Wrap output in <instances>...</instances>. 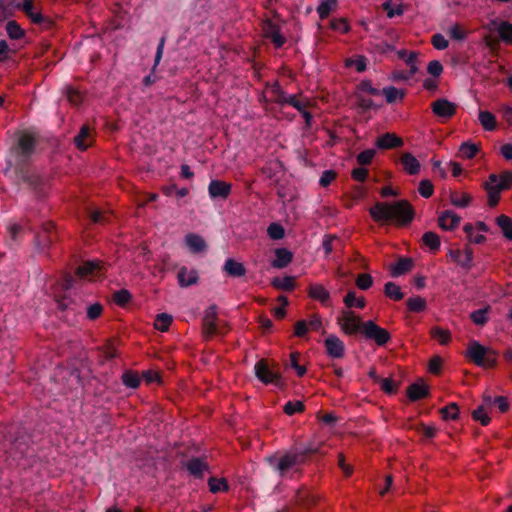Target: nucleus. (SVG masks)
<instances>
[{"label": "nucleus", "mask_w": 512, "mask_h": 512, "mask_svg": "<svg viewBox=\"0 0 512 512\" xmlns=\"http://www.w3.org/2000/svg\"><path fill=\"white\" fill-rule=\"evenodd\" d=\"M327 354L332 358H342L345 346L343 341L336 335H329L324 341Z\"/></svg>", "instance_id": "16"}, {"label": "nucleus", "mask_w": 512, "mask_h": 512, "mask_svg": "<svg viewBox=\"0 0 512 512\" xmlns=\"http://www.w3.org/2000/svg\"><path fill=\"white\" fill-rule=\"evenodd\" d=\"M347 67L354 66L358 72H364L367 67V59L364 56H358L355 59L348 58L345 61Z\"/></svg>", "instance_id": "57"}, {"label": "nucleus", "mask_w": 512, "mask_h": 512, "mask_svg": "<svg viewBox=\"0 0 512 512\" xmlns=\"http://www.w3.org/2000/svg\"><path fill=\"white\" fill-rule=\"evenodd\" d=\"M305 409V405L302 401H288L284 407H283V411L285 414L291 416V415H294L295 413H300V412H303Z\"/></svg>", "instance_id": "52"}, {"label": "nucleus", "mask_w": 512, "mask_h": 512, "mask_svg": "<svg viewBox=\"0 0 512 512\" xmlns=\"http://www.w3.org/2000/svg\"><path fill=\"white\" fill-rule=\"evenodd\" d=\"M430 334L440 345H447L451 341V333L448 329L435 326L431 328Z\"/></svg>", "instance_id": "33"}, {"label": "nucleus", "mask_w": 512, "mask_h": 512, "mask_svg": "<svg viewBox=\"0 0 512 512\" xmlns=\"http://www.w3.org/2000/svg\"><path fill=\"white\" fill-rule=\"evenodd\" d=\"M103 272V264L102 262L98 260L93 261H87L84 262L82 265H80L77 270L76 274L81 277H97L100 276Z\"/></svg>", "instance_id": "17"}, {"label": "nucleus", "mask_w": 512, "mask_h": 512, "mask_svg": "<svg viewBox=\"0 0 512 512\" xmlns=\"http://www.w3.org/2000/svg\"><path fill=\"white\" fill-rule=\"evenodd\" d=\"M131 298V293L126 289H120L113 293V301L121 307L125 306Z\"/></svg>", "instance_id": "55"}, {"label": "nucleus", "mask_w": 512, "mask_h": 512, "mask_svg": "<svg viewBox=\"0 0 512 512\" xmlns=\"http://www.w3.org/2000/svg\"><path fill=\"white\" fill-rule=\"evenodd\" d=\"M232 190V185L221 181V180H211L208 186V194L211 199H222L225 200L228 198Z\"/></svg>", "instance_id": "13"}, {"label": "nucleus", "mask_w": 512, "mask_h": 512, "mask_svg": "<svg viewBox=\"0 0 512 512\" xmlns=\"http://www.w3.org/2000/svg\"><path fill=\"white\" fill-rule=\"evenodd\" d=\"M408 310L411 312L419 313L426 309V300L420 296H414L408 298L407 302Z\"/></svg>", "instance_id": "42"}, {"label": "nucleus", "mask_w": 512, "mask_h": 512, "mask_svg": "<svg viewBox=\"0 0 512 512\" xmlns=\"http://www.w3.org/2000/svg\"><path fill=\"white\" fill-rule=\"evenodd\" d=\"M431 109L437 117L449 119L455 115L457 105L446 98H440L432 102Z\"/></svg>", "instance_id": "9"}, {"label": "nucleus", "mask_w": 512, "mask_h": 512, "mask_svg": "<svg viewBox=\"0 0 512 512\" xmlns=\"http://www.w3.org/2000/svg\"><path fill=\"white\" fill-rule=\"evenodd\" d=\"M373 284V278L370 274H359L356 279V285L361 290L369 289Z\"/></svg>", "instance_id": "61"}, {"label": "nucleus", "mask_w": 512, "mask_h": 512, "mask_svg": "<svg viewBox=\"0 0 512 512\" xmlns=\"http://www.w3.org/2000/svg\"><path fill=\"white\" fill-rule=\"evenodd\" d=\"M55 232L52 223H44L42 231L36 235V244L41 251L46 250L54 241Z\"/></svg>", "instance_id": "14"}, {"label": "nucleus", "mask_w": 512, "mask_h": 512, "mask_svg": "<svg viewBox=\"0 0 512 512\" xmlns=\"http://www.w3.org/2000/svg\"><path fill=\"white\" fill-rule=\"evenodd\" d=\"M21 9L33 23L42 24L45 22V17L41 13L34 11L33 0H24L23 4L21 5Z\"/></svg>", "instance_id": "31"}, {"label": "nucleus", "mask_w": 512, "mask_h": 512, "mask_svg": "<svg viewBox=\"0 0 512 512\" xmlns=\"http://www.w3.org/2000/svg\"><path fill=\"white\" fill-rule=\"evenodd\" d=\"M489 311H490L489 306L482 308V309L475 310L471 313L470 318L474 324L483 326L488 322Z\"/></svg>", "instance_id": "45"}, {"label": "nucleus", "mask_w": 512, "mask_h": 512, "mask_svg": "<svg viewBox=\"0 0 512 512\" xmlns=\"http://www.w3.org/2000/svg\"><path fill=\"white\" fill-rule=\"evenodd\" d=\"M471 196L468 193L452 192L450 194V202L458 208H466L471 202Z\"/></svg>", "instance_id": "40"}, {"label": "nucleus", "mask_w": 512, "mask_h": 512, "mask_svg": "<svg viewBox=\"0 0 512 512\" xmlns=\"http://www.w3.org/2000/svg\"><path fill=\"white\" fill-rule=\"evenodd\" d=\"M337 323L347 335L363 333V322L353 311H342L341 315L337 317Z\"/></svg>", "instance_id": "7"}, {"label": "nucleus", "mask_w": 512, "mask_h": 512, "mask_svg": "<svg viewBox=\"0 0 512 512\" xmlns=\"http://www.w3.org/2000/svg\"><path fill=\"white\" fill-rule=\"evenodd\" d=\"M6 32L11 39L19 40L25 36L24 30L15 20L8 21L6 24Z\"/></svg>", "instance_id": "44"}, {"label": "nucleus", "mask_w": 512, "mask_h": 512, "mask_svg": "<svg viewBox=\"0 0 512 512\" xmlns=\"http://www.w3.org/2000/svg\"><path fill=\"white\" fill-rule=\"evenodd\" d=\"M186 469L192 476L201 479L204 471L208 469V465L203 459L193 457L186 463Z\"/></svg>", "instance_id": "25"}, {"label": "nucleus", "mask_w": 512, "mask_h": 512, "mask_svg": "<svg viewBox=\"0 0 512 512\" xmlns=\"http://www.w3.org/2000/svg\"><path fill=\"white\" fill-rule=\"evenodd\" d=\"M208 485L212 493L227 491L229 489L228 483L224 478L218 479L215 477H210L208 480Z\"/></svg>", "instance_id": "49"}, {"label": "nucleus", "mask_w": 512, "mask_h": 512, "mask_svg": "<svg viewBox=\"0 0 512 512\" xmlns=\"http://www.w3.org/2000/svg\"><path fill=\"white\" fill-rule=\"evenodd\" d=\"M223 271L230 277H242L246 274L245 266L233 258L226 259Z\"/></svg>", "instance_id": "27"}, {"label": "nucleus", "mask_w": 512, "mask_h": 512, "mask_svg": "<svg viewBox=\"0 0 512 512\" xmlns=\"http://www.w3.org/2000/svg\"><path fill=\"white\" fill-rule=\"evenodd\" d=\"M496 224L501 229L503 236L512 241V218L502 214L496 218Z\"/></svg>", "instance_id": "32"}, {"label": "nucleus", "mask_w": 512, "mask_h": 512, "mask_svg": "<svg viewBox=\"0 0 512 512\" xmlns=\"http://www.w3.org/2000/svg\"><path fill=\"white\" fill-rule=\"evenodd\" d=\"M461 217L452 210L442 212L438 217V224L443 230H454L460 223Z\"/></svg>", "instance_id": "19"}, {"label": "nucleus", "mask_w": 512, "mask_h": 512, "mask_svg": "<svg viewBox=\"0 0 512 512\" xmlns=\"http://www.w3.org/2000/svg\"><path fill=\"white\" fill-rule=\"evenodd\" d=\"M500 39L507 45L512 44V24L509 21H501L497 28Z\"/></svg>", "instance_id": "37"}, {"label": "nucleus", "mask_w": 512, "mask_h": 512, "mask_svg": "<svg viewBox=\"0 0 512 512\" xmlns=\"http://www.w3.org/2000/svg\"><path fill=\"white\" fill-rule=\"evenodd\" d=\"M343 301L347 308L357 307L363 309L366 305L365 299L363 297L357 298L354 291H349Z\"/></svg>", "instance_id": "43"}, {"label": "nucleus", "mask_w": 512, "mask_h": 512, "mask_svg": "<svg viewBox=\"0 0 512 512\" xmlns=\"http://www.w3.org/2000/svg\"><path fill=\"white\" fill-rule=\"evenodd\" d=\"M267 233L273 240H280L285 236V230L281 224L271 223L268 226Z\"/></svg>", "instance_id": "56"}, {"label": "nucleus", "mask_w": 512, "mask_h": 512, "mask_svg": "<svg viewBox=\"0 0 512 512\" xmlns=\"http://www.w3.org/2000/svg\"><path fill=\"white\" fill-rule=\"evenodd\" d=\"M369 213L375 222H392L397 226H407L415 217L413 206L404 199L392 202H376L369 209Z\"/></svg>", "instance_id": "1"}, {"label": "nucleus", "mask_w": 512, "mask_h": 512, "mask_svg": "<svg viewBox=\"0 0 512 512\" xmlns=\"http://www.w3.org/2000/svg\"><path fill=\"white\" fill-rule=\"evenodd\" d=\"M466 356L477 366L493 368L497 364L498 354L493 349L472 340L468 345Z\"/></svg>", "instance_id": "3"}, {"label": "nucleus", "mask_w": 512, "mask_h": 512, "mask_svg": "<svg viewBox=\"0 0 512 512\" xmlns=\"http://www.w3.org/2000/svg\"><path fill=\"white\" fill-rule=\"evenodd\" d=\"M429 394L428 387L422 383H413L407 388V396L411 401H418Z\"/></svg>", "instance_id": "29"}, {"label": "nucleus", "mask_w": 512, "mask_h": 512, "mask_svg": "<svg viewBox=\"0 0 512 512\" xmlns=\"http://www.w3.org/2000/svg\"><path fill=\"white\" fill-rule=\"evenodd\" d=\"M21 179L34 190H38L42 185V178L36 173L24 172L21 175Z\"/></svg>", "instance_id": "46"}, {"label": "nucleus", "mask_w": 512, "mask_h": 512, "mask_svg": "<svg viewBox=\"0 0 512 512\" xmlns=\"http://www.w3.org/2000/svg\"><path fill=\"white\" fill-rule=\"evenodd\" d=\"M413 260L409 257H401L398 261L391 265L390 273L393 277H399L408 273L413 268Z\"/></svg>", "instance_id": "26"}, {"label": "nucleus", "mask_w": 512, "mask_h": 512, "mask_svg": "<svg viewBox=\"0 0 512 512\" xmlns=\"http://www.w3.org/2000/svg\"><path fill=\"white\" fill-rule=\"evenodd\" d=\"M386 98L387 103L392 104L397 99H403L405 93L394 86L384 87L382 91H380Z\"/></svg>", "instance_id": "41"}, {"label": "nucleus", "mask_w": 512, "mask_h": 512, "mask_svg": "<svg viewBox=\"0 0 512 512\" xmlns=\"http://www.w3.org/2000/svg\"><path fill=\"white\" fill-rule=\"evenodd\" d=\"M336 5V0H321V3L317 7V13L319 14V17L321 19L327 18Z\"/></svg>", "instance_id": "48"}, {"label": "nucleus", "mask_w": 512, "mask_h": 512, "mask_svg": "<svg viewBox=\"0 0 512 512\" xmlns=\"http://www.w3.org/2000/svg\"><path fill=\"white\" fill-rule=\"evenodd\" d=\"M484 188L488 195V205L490 207L496 206L500 200V193L503 191L498 184V175L490 174L488 181L484 183Z\"/></svg>", "instance_id": "12"}, {"label": "nucleus", "mask_w": 512, "mask_h": 512, "mask_svg": "<svg viewBox=\"0 0 512 512\" xmlns=\"http://www.w3.org/2000/svg\"><path fill=\"white\" fill-rule=\"evenodd\" d=\"M172 316L167 313H160L155 319V328L159 331L165 332L169 329L172 323Z\"/></svg>", "instance_id": "47"}, {"label": "nucleus", "mask_w": 512, "mask_h": 512, "mask_svg": "<svg viewBox=\"0 0 512 512\" xmlns=\"http://www.w3.org/2000/svg\"><path fill=\"white\" fill-rule=\"evenodd\" d=\"M185 244L193 254L204 252L207 249V244L204 238L195 233H188L185 236Z\"/></svg>", "instance_id": "20"}, {"label": "nucleus", "mask_w": 512, "mask_h": 512, "mask_svg": "<svg viewBox=\"0 0 512 512\" xmlns=\"http://www.w3.org/2000/svg\"><path fill=\"white\" fill-rule=\"evenodd\" d=\"M271 284L274 288L284 291H292L295 288V281L292 276L275 277L272 279Z\"/></svg>", "instance_id": "34"}, {"label": "nucleus", "mask_w": 512, "mask_h": 512, "mask_svg": "<svg viewBox=\"0 0 512 512\" xmlns=\"http://www.w3.org/2000/svg\"><path fill=\"white\" fill-rule=\"evenodd\" d=\"M431 42H432V45L434 46V48L437 50H444L449 45L448 40L442 34H439V33L434 34L432 36Z\"/></svg>", "instance_id": "64"}, {"label": "nucleus", "mask_w": 512, "mask_h": 512, "mask_svg": "<svg viewBox=\"0 0 512 512\" xmlns=\"http://www.w3.org/2000/svg\"><path fill=\"white\" fill-rule=\"evenodd\" d=\"M165 43H166V36H162L159 40V43L157 45V49H156V53H155V58H154V64H153V67L151 69V73L147 76H145L143 78V85L144 86H150L152 85L153 83L156 82V76H154V72L157 68V66L159 65L162 57H163V52H164V47H165Z\"/></svg>", "instance_id": "18"}, {"label": "nucleus", "mask_w": 512, "mask_h": 512, "mask_svg": "<svg viewBox=\"0 0 512 512\" xmlns=\"http://www.w3.org/2000/svg\"><path fill=\"white\" fill-rule=\"evenodd\" d=\"M498 184L500 189L507 190L512 187V171H504L498 176Z\"/></svg>", "instance_id": "62"}, {"label": "nucleus", "mask_w": 512, "mask_h": 512, "mask_svg": "<svg viewBox=\"0 0 512 512\" xmlns=\"http://www.w3.org/2000/svg\"><path fill=\"white\" fill-rule=\"evenodd\" d=\"M400 163L406 173L416 175L420 172L421 164L410 152H404L400 157Z\"/></svg>", "instance_id": "21"}, {"label": "nucleus", "mask_w": 512, "mask_h": 512, "mask_svg": "<svg viewBox=\"0 0 512 512\" xmlns=\"http://www.w3.org/2000/svg\"><path fill=\"white\" fill-rule=\"evenodd\" d=\"M404 144L403 139L395 133H384L376 139L375 145L378 149L388 150L393 148L402 147Z\"/></svg>", "instance_id": "15"}, {"label": "nucleus", "mask_w": 512, "mask_h": 512, "mask_svg": "<svg viewBox=\"0 0 512 512\" xmlns=\"http://www.w3.org/2000/svg\"><path fill=\"white\" fill-rule=\"evenodd\" d=\"M300 354L298 352H292L290 354V366L296 371L297 376L303 377L306 374V368L299 365L298 358Z\"/></svg>", "instance_id": "60"}, {"label": "nucleus", "mask_w": 512, "mask_h": 512, "mask_svg": "<svg viewBox=\"0 0 512 512\" xmlns=\"http://www.w3.org/2000/svg\"><path fill=\"white\" fill-rule=\"evenodd\" d=\"M449 256L465 271H469L473 266V250L469 246H466L463 250H450Z\"/></svg>", "instance_id": "10"}, {"label": "nucleus", "mask_w": 512, "mask_h": 512, "mask_svg": "<svg viewBox=\"0 0 512 512\" xmlns=\"http://www.w3.org/2000/svg\"><path fill=\"white\" fill-rule=\"evenodd\" d=\"M472 418L475 421H479L483 426H487L491 421L487 414V409L484 408V405H480L472 412Z\"/></svg>", "instance_id": "53"}, {"label": "nucleus", "mask_w": 512, "mask_h": 512, "mask_svg": "<svg viewBox=\"0 0 512 512\" xmlns=\"http://www.w3.org/2000/svg\"><path fill=\"white\" fill-rule=\"evenodd\" d=\"M89 217L94 224H106L110 222V215L101 210H90Z\"/></svg>", "instance_id": "54"}, {"label": "nucleus", "mask_w": 512, "mask_h": 512, "mask_svg": "<svg viewBox=\"0 0 512 512\" xmlns=\"http://www.w3.org/2000/svg\"><path fill=\"white\" fill-rule=\"evenodd\" d=\"M308 294L312 299L318 300L322 304H325L330 299L329 291L321 284H311Z\"/></svg>", "instance_id": "30"}, {"label": "nucleus", "mask_w": 512, "mask_h": 512, "mask_svg": "<svg viewBox=\"0 0 512 512\" xmlns=\"http://www.w3.org/2000/svg\"><path fill=\"white\" fill-rule=\"evenodd\" d=\"M479 122L486 131H493L496 129L497 122L495 116L489 111L479 112Z\"/></svg>", "instance_id": "36"}, {"label": "nucleus", "mask_w": 512, "mask_h": 512, "mask_svg": "<svg viewBox=\"0 0 512 512\" xmlns=\"http://www.w3.org/2000/svg\"><path fill=\"white\" fill-rule=\"evenodd\" d=\"M479 151V147L475 144L464 142L461 144L459 152L463 158L472 159Z\"/></svg>", "instance_id": "50"}, {"label": "nucleus", "mask_w": 512, "mask_h": 512, "mask_svg": "<svg viewBox=\"0 0 512 512\" xmlns=\"http://www.w3.org/2000/svg\"><path fill=\"white\" fill-rule=\"evenodd\" d=\"M122 383L132 389H136L141 384V378L139 377L138 373L133 370H126L121 377Z\"/></svg>", "instance_id": "35"}, {"label": "nucleus", "mask_w": 512, "mask_h": 512, "mask_svg": "<svg viewBox=\"0 0 512 512\" xmlns=\"http://www.w3.org/2000/svg\"><path fill=\"white\" fill-rule=\"evenodd\" d=\"M262 30L264 37L270 39L276 48H281L285 44V37L281 35L279 26L273 21L266 20Z\"/></svg>", "instance_id": "11"}, {"label": "nucleus", "mask_w": 512, "mask_h": 512, "mask_svg": "<svg viewBox=\"0 0 512 512\" xmlns=\"http://www.w3.org/2000/svg\"><path fill=\"white\" fill-rule=\"evenodd\" d=\"M384 293L388 298L395 301H400L404 298V293L401 291L400 286L394 282H387L384 285Z\"/></svg>", "instance_id": "39"}, {"label": "nucleus", "mask_w": 512, "mask_h": 512, "mask_svg": "<svg viewBox=\"0 0 512 512\" xmlns=\"http://www.w3.org/2000/svg\"><path fill=\"white\" fill-rule=\"evenodd\" d=\"M178 283L181 287H189L196 284L199 280V275L196 270H189L183 266L178 271Z\"/></svg>", "instance_id": "23"}, {"label": "nucleus", "mask_w": 512, "mask_h": 512, "mask_svg": "<svg viewBox=\"0 0 512 512\" xmlns=\"http://www.w3.org/2000/svg\"><path fill=\"white\" fill-rule=\"evenodd\" d=\"M203 332L206 337H212L213 335L221 333L217 325V306H209L203 317L202 321Z\"/></svg>", "instance_id": "8"}, {"label": "nucleus", "mask_w": 512, "mask_h": 512, "mask_svg": "<svg viewBox=\"0 0 512 512\" xmlns=\"http://www.w3.org/2000/svg\"><path fill=\"white\" fill-rule=\"evenodd\" d=\"M320 447L321 444L296 447L280 457L270 456L267 461L274 471L283 477L290 469L305 464L313 455L319 453Z\"/></svg>", "instance_id": "2"}, {"label": "nucleus", "mask_w": 512, "mask_h": 512, "mask_svg": "<svg viewBox=\"0 0 512 512\" xmlns=\"http://www.w3.org/2000/svg\"><path fill=\"white\" fill-rule=\"evenodd\" d=\"M422 242L433 252L438 251L441 245L440 237L432 231H428L423 234Z\"/></svg>", "instance_id": "38"}, {"label": "nucleus", "mask_w": 512, "mask_h": 512, "mask_svg": "<svg viewBox=\"0 0 512 512\" xmlns=\"http://www.w3.org/2000/svg\"><path fill=\"white\" fill-rule=\"evenodd\" d=\"M376 152L374 149H366L357 155V162L361 166L369 165L373 160Z\"/></svg>", "instance_id": "59"}, {"label": "nucleus", "mask_w": 512, "mask_h": 512, "mask_svg": "<svg viewBox=\"0 0 512 512\" xmlns=\"http://www.w3.org/2000/svg\"><path fill=\"white\" fill-rule=\"evenodd\" d=\"M293 259V254L286 248L275 250V259L272 261L274 268L282 269L288 266Z\"/></svg>", "instance_id": "28"}, {"label": "nucleus", "mask_w": 512, "mask_h": 512, "mask_svg": "<svg viewBox=\"0 0 512 512\" xmlns=\"http://www.w3.org/2000/svg\"><path fill=\"white\" fill-rule=\"evenodd\" d=\"M35 138L29 134H24L19 138L17 154L23 158H28L35 150Z\"/></svg>", "instance_id": "22"}, {"label": "nucleus", "mask_w": 512, "mask_h": 512, "mask_svg": "<svg viewBox=\"0 0 512 512\" xmlns=\"http://www.w3.org/2000/svg\"><path fill=\"white\" fill-rule=\"evenodd\" d=\"M363 335L366 339L375 341L379 346L386 345L391 339L390 333L372 320L363 323Z\"/></svg>", "instance_id": "6"}, {"label": "nucleus", "mask_w": 512, "mask_h": 512, "mask_svg": "<svg viewBox=\"0 0 512 512\" xmlns=\"http://www.w3.org/2000/svg\"><path fill=\"white\" fill-rule=\"evenodd\" d=\"M442 418L444 420H456L459 414V408L456 403H450L441 409Z\"/></svg>", "instance_id": "51"}, {"label": "nucleus", "mask_w": 512, "mask_h": 512, "mask_svg": "<svg viewBox=\"0 0 512 512\" xmlns=\"http://www.w3.org/2000/svg\"><path fill=\"white\" fill-rule=\"evenodd\" d=\"M31 436L24 430H17L8 451L10 457L15 460L24 459L29 457Z\"/></svg>", "instance_id": "4"}, {"label": "nucleus", "mask_w": 512, "mask_h": 512, "mask_svg": "<svg viewBox=\"0 0 512 512\" xmlns=\"http://www.w3.org/2000/svg\"><path fill=\"white\" fill-rule=\"evenodd\" d=\"M256 377L264 384L282 387L283 382L279 373L272 370L265 359L256 362L254 366Z\"/></svg>", "instance_id": "5"}, {"label": "nucleus", "mask_w": 512, "mask_h": 512, "mask_svg": "<svg viewBox=\"0 0 512 512\" xmlns=\"http://www.w3.org/2000/svg\"><path fill=\"white\" fill-rule=\"evenodd\" d=\"M92 142V133L88 125H82L79 133L74 137V144L82 151L86 150Z\"/></svg>", "instance_id": "24"}, {"label": "nucleus", "mask_w": 512, "mask_h": 512, "mask_svg": "<svg viewBox=\"0 0 512 512\" xmlns=\"http://www.w3.org/2000/svg\"><path fill=\"white\" fill-rule=\"evenodd\" d=\"M419 194L424 198H429L433 195L434 186L430 180H421L418 187Z\"/></svg>", "instance_id": "58"}, {"label": "nucleus", "mask_w": 512, "mask_h": 512, "mask_svg": "<svg viewBox=\"0 0 512 512\" xmlns=\"http://www.w3.org/2000/svg\"><path fill=\"white\" fill-rule=\"evenodd\" d=\"M272 93L275 95V101L280 105H285L287 102V98L289 95H287L280 85L276 82L272 87Z\"/></svg>", "instance_id": "63"}]
</instances>
